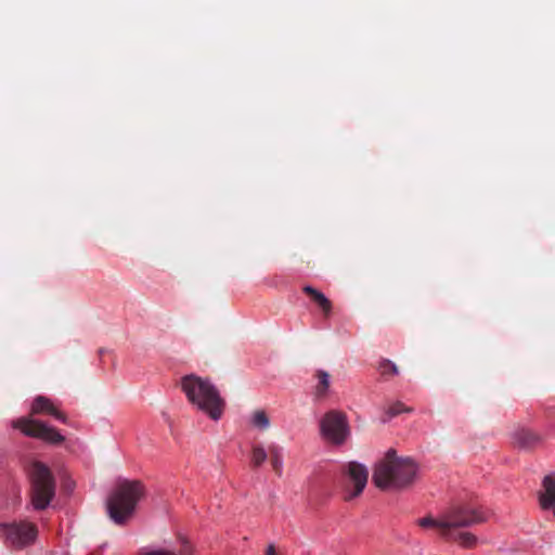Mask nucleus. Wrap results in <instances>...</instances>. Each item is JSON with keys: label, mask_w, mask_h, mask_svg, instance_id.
I'll use <instances>...</instances> for the list:
<instances>
[{"label": "nucleus", "mask_w": 555, "mask_h": 555, "mask_svg": "<svg viewBox=\"0 0 555 555\" xmlns=\"http://www.w3.org/2000/svg\"><path fill=\"white\" fill-rule=\"evenodd\" d=\"M489 514L481 506L473 504H455L443 511L437 518L428 515L417 519L424 529H436L448 542H456L462 547L473 548L477 545V537L461 529L486 522Z\"/></svg>", "instance_id": "obj_1"}, {"label": "nucleus", "mask_w": 555, "mask_h": 555, "mask_svg": "<svg viewBox=\"0 0 555 555\" xmlns=\"http://www.w3.org/2000/svg\"><path fill=\"white\" fill-rule=\"evenodd\" d=\"M417 465L410 457H398L390 449L385 457L376 464L373 482L379 489H403L411 486L416 477Z\"/></svg>", "instance_id": "obj_2"}, {"label": "nucleus", "mask_w": 555, "mask_h": 555, "mask_svg": "<svg viewBox=\"0 0 555 555\" xmlns=\"http://www.w3.org/2000/svg\"><path fill=\"white\" fill-rule=\"evenodd\" d=\"M181 388L188 400L211 420H219L223 414L225 401L219 390L208 380L194 374L181 378Z\"/></svg>", "instance_id": "obj_3"}, {"label": "nucleus", "mask_w": 555, "mask_h": 555, "mask_svg": "<svg viewBox=\"0 0 555 555\" xmlns=\"http://www.w3.org/2000/svg\"><path fill=\"white\" fill-rule=\"evenodd\" d=\"M145 488L139 480L119 481L107 499V513L117 525H124L132 517Z\"/></svg>", "instance_id": "obj_4"}, {"label": "nucleus", "mask_w": 555, "mask_h": 555, "mask_svg": "<svg viewBox=\"0 0 555 555\" xmlns=\"http://www.w3.org/2000/svg\"><path fill=\"white\" fill-rule=\"evenodd\" d=\"M31 502L35 509H44L55 494V481L50 469L40 462L31 464Z\"/></svg>", "instance_id": "obj_5"}, {"label": "nucleus", "mask_w": 555, "mask_h": 555, "mask_svg": "<svg viewBox=\"0 0 555 555\" xmlns=\"http://www.w3.org/2000/svg\"><path fill=\"white\" fill-rule=\"evenodd\" d=\"M0 533L8 545L23 548L35 542L38 529L35 524L21 520L0 524Z\"/></svg>", "instance_id": "obj_6"}, {"label": "nucleus", "mask_w": 555, "mask_h": 555, "mask_svg": "<svg viewBox=\"0 0 555 555\" xmlns=\"http://www.w3.org/2000/svg\"><path fill=\"white\" fill-rule=\"evenodd\" d=\"M323 437L334 444H343L349 436V425L344 412L332 410L320 422Z\"/></svg>", "instance_id": "obj_7"}, {"label": "nucleus", "mask_w": 555, "mask_h": 555, "mask_svg": "<svg viewBox=\"0 0 555 555\" xmlns=\"http://www.w3.org/2000/svg\"><path fill=\"white\" fill-rule=\"evenodd\" d=\"M12 426L20 429L26 436L43 440L51 444H61L65 440L64 436L55 428L37 420L21 417L13 421Z\"/></svg>", "instance_id": "obj_8"}, {"label": "nucleus", "mask_w": 555, "mask_h": 555, "mask_svg": "<svg viewBox=\"0 0 555 555\" xmlns=\"http://www.w3.org/2000/svg\"><path fill=\"white\" fill-rule=\"evenodd\" d=\"M347 482L344 490V500L351 501L359 496L367 482L369 472L366 467L357 462H350L347 465Z\"/></svg>", "instance_id": "obj_9"}, {"label": "nucleus", "mask_w": 555, "mask_h": 555, "mask_svg": "<svg viewBox=\"0 0 555 555\" xmlns=\"http://www.w3.org/2000/svg\"><path fill=\"white\" fill-rule=\"evenodd\" d=\"M543 442V435L528 427H519L512 434V444L519 450L530 452L541 447Z\"/></svg>", "instance_id": "obj_10"}, {"label": "nucleus", "mask_w": 555, "mask_h": 555, "mask_svg": "<svg viewBox=\"0 0 555 555\" xmlns=\"http://www.w3.org/2000/svg\"><path fill=\"white\" fill-rule=\"evenodd\" d=\"M539 504L542 509L552 511L555 516V478L552 475H546L542 480Z\"/></svg>", "instance_id": "obj_11"}, {"label": "nucleus", "mask_w": 555, "mask_h": 555, "mask_svg": "<svg viewBox=\"0 0 555 555\" xmlns=\"http://www.w3.org/2000/svg\"><path fill=\"white\" fill-rule=\"evenodd\" d=\"M31 414H49L62 423H67V417L64 413L59 411L53 402L43 396H38L31 404Z\"/></svg>", "instance_id": "obj_12"}, {"label": "nucleus", "mask_w": 555, "mask_h": 555, "mask_svg": "<svg viewBox=\"0 0 555 555\" xmlns=\"http://www.w3.org/2000/svg\"><path fill=\"white\" fill-rule=\"evenodd\" d=\"M302 292L322 310L325 318L331 315L332 302L323 293L310 285L304 286Z\"/></svg>", "instance_id": "obj_13"}, {"label": "nucleus", "mask_w": 555, "mask_h": 555, "mask_svg": "<svg viewBox=\"0 0 555 555\" xmlns=\"http://www.w3.org/2000/svg\"><path fill=\"white\" fill-rule=\"evenodd\" d=\"M283 453L284 450L276 443H270L268 447V460L272 466L273 472L281 477L283 474Z\"/></svg>", "instance_id": "obj_14"}, {"label": "nucleus", "mask_w": 555, "mask_h": 555, "mask_svg": "<svg viewBox=\"0 0 555 555\" xmlns=\"http://www.w3.org/2000/svg\"><path fill=\"white\" fill-rule=\"evenodd\" d=\"M314 377L317 378L318 383L314 387V398L317 400H323L326 398L330 385H331V376L327 372L323 370H318L314 374Z\"/></svg>", "instance_id": "obj_15"}, {"label": "nucleus", "mask_w": 555, "mask_h": 555, "mask_svg": "<svg viewBox=\"0 0 555 555\" xmlns=\"http://www.w3.org/2000/svg\"><path fill=\"white\" fill-rule=\"evenodd\" d=\"M268 460V450L262 443H253L250 450V465L254 469L259 468Z\"/></svg>", "instance_id": "obj_16"}, {"label": "nucleus", "mask_w": 555, "mask_h": 555, "mask_svg": "<svg viewBox=\"0 0 555 555\" xmlns=\"http://www.w3.org/2000/svg\"><path fill=\"white\" fill-rule=\"evenodd\" d=\"M403 412H412V409L405 406L402 402L397 401L388 406V409L385 412V415L382 417V422L386 423L390 418H392Z\"/></svg>", "instance_id": "obj_17"}, {"label": "nucleus", "mask_w": 555, "mask_h": 555, "mask_svg": "<svg viewBox=\"0 0 555 555\" xmlns=\"http://www.w3.org/2000/svg\"><path fill=\"white\" fill-rule=\"evenodd\" d=\"M251 424L260 430H267L270 427V420L263 410H257L251 415Z\"/></svg>", "instance_id": "obj_18"}, {"label": "nucleus", "mask_w": 555, "mask_h": 555, "mask_svg": "<svg viewBox=\"0 0 555 555\" xmlns=\"http://www.w3.org/2000/svg\"><path fill=\"white\" fill-rule=\"evenodd\" d=\"M378 370H379L380 374L384 376L397 375L399 373L397 365L387 359L383 360L379 363Z\"/></svg>", "instance_id": "obj_19"}, {"label": "nucleus", "mask_w": 555, "mask_h": 555, "mask_svg": "<svg viewBox=\"0 0 555 555\" xmlns=\"http://www.w3.org/2000/svg\"><path fill=\"white\" fill-rule=\"evenodd\" d=\"M180 553H181V555H191L192 554V547L188 541H185V540L182 541Z\"/></svg>", "instance_id": "obj_20"}, {"label": "nucleus", "mask_w": 555, "mask_h": 555, "mask_svg": "<svg viewBox=\"0 0 555 555\" xmlns=\"http://www.w3.org/2000/svg\"><path fill=\"white\" fill-rule=\"evenodd\" d=\"M266 555H279L273 544H270L266 550Z\"/></svg>", "instance_id": "obj_21"}]
</instances>
